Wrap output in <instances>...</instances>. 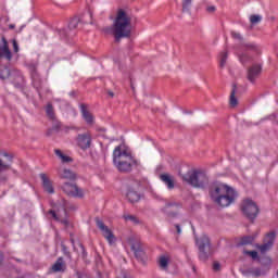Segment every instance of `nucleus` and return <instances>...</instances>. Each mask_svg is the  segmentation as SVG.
<instances>
[{"instance_id": "obj_28", "label": "nucleus", "mask_w": 278, "mask_h": 278, "mask_svg": "<svg viewBox=\"0 0 278 278\" xmlns=\"http://www.w3.org/2000/svg\"><path fill=\"white\" fill-rule=\"evenodd\" d=\"M237 90H238V85L232 84V90L230 92V98H229L230 108H238V98H236Z\"/></svg>"}, {"instance_id": "obj_33", "label": "nucleus", "mask_w": 278, "mask_h": 278, "mask_svg": "<svg viewBox=\"0 0 278 278\" xmlns=\"http://www.w3.org/2000/svg\"><path fill=\"white\" fill-rule=\"evenodd\" d=\"M228 52L224 51L220 53V62H219V66L220 68H224V66L227 64V58H228Z\"/></svg>"}, {"instance_id": "obj_8", "label": "nucleus", "mask_w": 278, "mask_h": 278, "mask_svg": "<svg viewBox=\"0 0 278 278\" xmlns=\"http://www.w3.org/2000/svg\"><path fill=\"white\" fill-rule=\"evenodd\" d=\"M48 214L52 216L56 223H61L64 227H68V211H66V206L60 205L56 211L50 210Z\"/></svg>"}, {"instance_id": "obj_36", "label": "nucleus", "mask_w": 278, "mask_h": 278, "mask_svg": "<svg viewBox=\"0 0 278 278\" xmlns=\"http://www.w3.org/2000/svg\"><path fill=\"white\" fill-rule=\"evenodd\" d=\"M124 218L126 220H130L135 225H140V219H138V217H136V215H124Z\"/></svg>"}, {"instance_id": "obj_6", "label": "nucleus", "mask_w": 278, "mask_h": 278, "mask_svg": "<svg viewBox=\"0 0 278 278\" xmlns=\"http://www.w3.org/2000/svg\"><path fill=\"white\" fill-rule=\"evenodd\" d=\"M182 181H186L189 184V186H192L193 188H205V186L208 184L210 179L207 178V175L201 170H189L187 174L180 175Z\"/></svg>"}, {"instance_id": "obj_25", "label": "nucleus", "mask_w": 278, "mask_h": 278, "mask_svg": "<svg viewBox=\"0 0 278 278\" xmlns=\"http://www.w3.org/2000/svg\"><path fill=\"white\" fill-rule=\"evenodd\" d=\"M159 178L163 184H165L168 190H173L175 188V178L170 176V174H160Z\"/></svg>"}, {"instance_id": "obj_31", "label": "nucleus", "mask_w": 278, "mask_h": 278, "mask_svg": "<svg viewBox=\"0 0 278 278\" xmlns=\"http://www.w3.org/2000/svg\"><path fill=\"white\" fill-rule=\"evenodd\" d=\"M170 262V258L166 255H162L159 257V265L163 270H168V264Z\"/></svg>"}, {"instance_id": "obj_7", "label": "nucleus", "mask_w": 278, "mask_h": 278, "mask_svg": "<svg viewBox=\"0 0 278 278\" xmlns=\"http://www.w3.org/2000/svg\"><path fill=\"white\" fill-rule=\"evenodd\" d=\"M241 212L249 222L255 223V218L260 214V206L252 199H245L241 203Z\"/></svg>"}, {"instance_id": "obj_46", "label": "nucleus", "mask_w": 278, "mask_h": 278, "mask_svg": "<svg viewBox=\"0 0 278 278\" xmlns=\"http://www.w3.org/2000/svg\"><path fill=\"white\" fill-rule=\"evenodd\" d=\"M63 253L71 260V252L66 251V245H62Z\"/></svg>"}, {"instance_id": "obj_26", "label": "nucleus", "mask_w": 278, "mask_h": 278, "mask_svg": "<svg viewBox=\"0 0 278 278\" xmlns=\"http://www.w3.org/2000/svg\"><path fill=\"white\" fill-rule=\"evenodd\" d=\"M59 177L61 179H68L70 181H75V179H77V174H75V172L71 170V169H63L61 172H59Z\"/></svg>"}, {"instance_id": "obj_16", "label": "nucleus", "mask_w": 278, "mask_h": 278, "mask_svg": "<svg viewBox=\"0 0 278 278\" xmlns=\"http://www.w3.org/2000/svg\"><path fill=\"white\" fill-rule=\"evenodd\" d=\"M96 225L102 231V235L108 240V242H110L112 244L114 242V232H112V230L109 229L108 226H105L103 220H101L99 218L96 219Z\"/></svg>"}, {"instance_id": "obj_55", "label": "nucleus", "mask_w": 278, "mask_h": 278, "mask_svg": "<svg viewBox=\"0 0 278 278\" xmlns=\"http://www.w3.org/2000/svg\"><path fill=\"white\" fill-rule=\"evenodd\" d=\"M89 16H92V13H91V12H89Z\"/></svg>"}, {"instance_id": "obj_52", "label": "nucleus", "mask_w": 278, "mask_h": 278, "mask_svg": "<svg viewBox=\"0 0 278 278\" xmlns=\"http://www.w3.org/2000/svg\"><path fill=\"white\" fill-rule=\"evenodd\" d=\"M71 242H72L73 247H75V239L71 238Z\"/></svg>"}, {"instance_id": "obj_34", "label": "nucleus", "mask_w": 278, "mask_h": 278, "mask_svg": "<svg viewBox=\"0 0 278 278\" xmlns=\"http://www.w3.org/2000/svg\"><path fill=\"white\" fill-rule=\"evenodd\" d=\"M250 23L252 25H257V23H262V17L261 15H257V14H253L250 16Z\"/></svg>"}, {"instance_id": "obj_1", "label": "nucleus", "mask_w": 278, "mask_h": 278, "mask_svg": "<svg viewBox=\"0 0 278 278\" xmlns=\"http://www.w3.org/2000/svg\"><path fill=\"white\" fill-rule=\"evenodd\" d=\"M102 31L112 34L115 42H121L123 38H131V16L123 9L117 10L113 26L104 27Z\"/></svg>"}, {"instance_id": "obj_9", "label": "nucleus", "mask_w": 278, "mask_h": 278, "mask_svg": "<svg viewBox=\"0 0 278 278\" xmlns=\"http://www.w3.org/2000/svg\"><path fill=\"white\" fill-rule=\"evenodd\" d=\"M61 188L63 192L67 194V197H73L74 199H84V189L79 188L76 184L64 182Z\"/></svg>"}, {"instance_id": "obj_21", "label": "nucleus", "mask_w": 278, "mask_h": 278, "mask_svg": "<svg viewBox=\"0 0 278 278\" xmlns=\"http://www.w3.org/2000/svg\"><path fill=\"white\" fill-rule=\"evenodd\" d=\"M9 79L15 86V88H21L25 81L23 73H21L18 70H12V74Z\"/></svg>"}, {"instance_id": "obj_17", "label": "nucleus", "mask_w": 278, "mask_h": 278, "mask_svg": "<svg viewBox=\"0 0 278 278\" xmlns=\"http://www.w3.org/2000/svg\"><path fill=\"white\" fill-rule=\"evenodd\" d=\"M1 40L2 45L0 46V60L1 58H5L8 62H12V51L10 50V43H8L5 36H2Z\"/></svg>"}, {"instance_id": "obj_24", "label": "nucleus", "mask_w": 278, "mask_h": 278, "mask_svg": "<svg viewBox=\"0 0 278 278\" xmlns=\"http://www.w3.org/2000/svg\"><path fill=\"white\" fill-rule=\"evenodd\" d=\"M52 273H66V263L64 257H59L51 267Z\"/></svg>"}, {"instance_id": "obj_14", "label": "nucleus", "mask_w": 278, "mask_h": 278, "mask_svg": "<svg viewBox=\"0 0 278 278\" xmlns=\"http://www.w3.org/2000/svg\"><path fill=\"white\" fill-rule=\"evenodd\" d=\"M29 68L30 77L33 79V86L40 94V91L42 90V78H40V74H38V67L36 66V64H30Z\"/></svg>"}, {"instance_id": "obj_54", "label": "nucleus", "mask_w": 278, "mask_h": 278, "mask_svg": "<svg viewBox=\"0 0 278 278\" xmlns=\"http://www.w3.org/2000/svg\"><path fill=\"white\" fill-rule=\"evenodd\" d=\"M2 181H5V177L0 178Z\"/></svg>"}, {"instance_id": "obj_20", "label": "nucleus", "mask_w": 278, "mask_h": 278, "mask_svg": "<svg viewBox=\"0 0 278 278\" xmlns=\"http://www.w3.org/2000/svg\"><path fill=\"white\" fill-rule=\"evenodd\" d=\"M80 113L84 118V121L87 123V125H94V115L88 111V104L80 103L79 104Z\"/></svg>"}, {"instance_id": "obj_30", "label": "nucleus", "mask_w": 278, "mask_h": 278, "mask_svg": "<svg viewBox=\"0 0 278 278\" xmlns=\"http://www.w3.org/2000/svg\"><path fill=\"white\" fill-rule=\"evenodd\" d=\"M239 62L243 64V66H247V64H250V62H253V56L249 55L247 52H242L238 54Z\"/></svg>"}, {"instance_id": "obj_44", "label": "nucleus", "mask_w": 278, "mask_h": 278, "mask_svg": "<svg viewBox=\"0 0 278 278\" xmlns=\"http://www.w3.org/2000/svg\"><path fill=\"white\" fill-rule=\"evenodd\" d=\"M80 249H81V254H83V257L86 258L88 257V252H86V248L84 247V244L80 243Z\"/></svg>"}, {"instance_id": "obj_4", "label": "nucleus", "mask_w": 278, "mask_h": 278, "mask_svg": "<svg viewBox=\"0 0 278 278\" xmlns=\"http://www.w3.org/2000/svg\"><path fill=\"white\" fill-rule=\"evenodd\" d=\"M127 242L137 262L142 264V266H147V247L144 245V242H142V239L136 235H131L127 238Z\"/></svg>"}, {"instance_id": "obj_27", "label": "nucleus", "mask_w": 278, "mask_h": 278, "mask_svg": "<svg viewBox=\"0 0 278 278\" xmlns=\"http://www.w3.org/2000/svg\"><path fill=\"white\" fill-rule=\"evenodd\" d=\"M12 77V68L8 65H0V79L5 81V79H10Z\"/></svg>"}, {"instance_id": "obj_42", "label": "nucleus", "mask_w": 278, "mask_h": 278, "mask_svg": "<svg viewBox=\"0 0 278 278\" xmlns=\"http://www.w3.org/2000/svg\"><path fill=\"white\" fill-rule=\"evenodd\" d=\"M213 270L215 271V273H218V270H220V263H218V262H214L213 263Z\"/></svg>"}, {"instance_id": "obj_37", "label": "nucleus", "mask_w": 278, "mask_h": 278, "mask_svg": "<svg viewBox=\"0 0 278 278\" xmlns=\"http://www.w3.org/2000/svg\"><path fill=\"white\" fill-rule=\"evenodd\" d=\"M169 207H181V203H179V202H168L164 206V212H168Z\"/></svg>"}, {"instance_id": "obj_50", "label": "nucleus", "mask_w": 278, "mask_h": 278, "mask_svg": "<svg viewBox=\"0 0 278 278\" xmlns=\"http://www.w3.org/2000/svg\"><path fill=\"white\" fill-rule=\"evenodd\" d=\"M3 264V252L0 251V266Z\"/></svg>"}, {"instance_id": "obj_23", "label": "nucleus", "mask_w": 278, "mask_h": 278, "mask_svg": "<svg viewBox=\"0 0 278 278\" xmlns=\"http://www.w3.org/2000/svg\"><path fill=\"white\" fill-rule=\"evenodd\" d=\"M238 51H253L254 53H261L260 47L253 42H240L237 46Z\"/></svg>"}, {"instance_id": "obj_12", "label": "nucleus", "mask_w": 278, "mask_h": 278, "mask_svg": "<svg viewBox=\"0 0 278 278\" xmlns=\"http://www.w3.org/2000/svg\"><path fill=\"white\" fill-rule=\"evenodd\" d=\"M262 75V64L254 63L247 70V79L250 84H255L257 78Z\"/></svg>"}, {"instance_id": "obj_18", "label": "nucleus", "mask_w": 278, "mask_h": 278, "mask_svg": "<svg viewBox=\"0 0 278 278\" xmlns=\"http://www.w3.org/2000/svg\"><path fill=\"white\" fill-rule=\"evenodd\" d=\"M126 199L128 203H138L140 199H142V194L136 190V188L131 186H127L126 188Z\"/></svg>"}, {"instance_id": "obj_29", "label": "nucleus", "mask_w": 278, "mask_h": 278, "mask_svg": "<svg viewBox=\"0 0 278 278\" xmlns=\"http://www.w3.org/2000/svg\"><path fill=\"white\" fill-rule=\"evenodd\" d=\"M255 238H257V233L252 236H244L240 239L238 247H247V244H253V242H255Z\"/></svg>"}, {"instance_id": "obj_35", "label": "nucleus", "mask_w": 278, "mask_h": 278, "mask_svg": "<svg viewBox=\"0 0 278 278\" xmlns=\"http://www.w3.org/2000/svg\"><path fill=\"white\" fill-rule=\"evenodd\" d=\"M192 0H182V12H190Z\"/></svg>"}, {"instance_id": "obj_3", "label": "nucleus", "mask_w": 278, "mask_h": 278, "mask_svg": "<svg viewBox=\"0 0 278 278\" xmlns=\"http://www.w3.org/2000/svg\"><path fill=\"white\" fill-rule=\"evenodd\" d=\"M113 162L119 173H131V168L138 165V161L134 160L131 153L122 150L121 146L116 147L113 151Z\"/></svg>"}, {"instance_id": "obj_39", "label": "nucleus", "mask_w": 278, "mask_h": 278, "mask_svg": "<svg viewBox=\"0 0 278 278\" xmlns=\"http://www.w3.org/2000/svg\"><path fill=\"white\" fill-rule=\"evenodd\" d=\"M247 253L249 256L252 257V260H257V257H260V255L257 254V251H248Z\"/></svg>"}, {"instance_id": "obj_49", "label": "nucleus", "mask_w": 278, "mask_h": 278, "mask_svg": "<svg viewBox=\"0 0 278 278\" xmlns=\"http://www.w3.org/2000/svg\"><path fill=\"white\" fill-rule=\"evenodd\" d=\"M106 94H109L111 99H114V93L112 90H106Z\"/></svg>"}, {"instance_id": "obj_32", "label": "nucleus", "mask_w": 278, "mask_h": 278, "mask_svg": "<svg viewBox=\"0 0 278 278\" xmlns=\"http://www.w3.org/2000/svg\"><path fill=\"white\" fill-rule=\"evenodd\" d=\"M46 114L50 121H55V110L53 109V104L48 103L46 106Z\"/></svg>"}, {"instance_id": "obj_10", "label": "nucleus", "mask_w": 278, "mask_h": 278, "mask_svg": "<svg viewBox=\"0 0 278 278\" xmlns=\"http://www.w3.org/2000/svg\"><path fill=\"white\" fill-rule=\"evenodd\" d=\"M77 25H79V17L75 16L73 17L68 23V30L66 28L58 29L56 34L60 36L61 40H68L73 34V29H77Z\"/></svg>"}, {"instance_id": "obj_2", "label": "nucleus", "mask_w": 278, "mask_h": 278, "mask_svg": "<svg viewBox=\"0 0 278 278\" xmlns=\"http://www.w3.org/2000/svg\"><path fill=\"white\" fill-rule=\"evenodd\" d=\"M208 194L214 203L220 207H229V204L236 201V190L218 180L208 185Z\"/></svg>"}, {"instance_id": "obj_48", "label": "nucleus", "mask_w": 278, "mask_h": 278, "mask_svg": "<svg viewBox=\"0 0 278 278\" xmlns=\"http://www.w3.org/2000/svg\"><path fill=\"white\" fill-rule=\"evenodd\" d=\"M175 228H176L177 233H181V226H179V224H176Z\"/></svg>"}, {"instance_id": "obj_13", "label": "nucleus", "mask_w": 278, "mask_h": 278, "mask_svg": "<svg viewBox=\"0 0 278 278\" xmlns=\"http://www.w3.org/2000/svg\"><path fill=\"white\" fill-rule=\"evenodd\" d=\"M276 238H277V231L271 230L267 232L264 243L258 247L261 253H266V251H270L275 245Z\"/></svg>"}, {"instance_id": "obj_43", "label": "nucleus", "mask_w": 278, "mask_h": 278, "mask_svg": "<svg viewBox=\"0 0 278 278\" xmlns=\"http://www.w3.org/2000/svg\"><path fill=\"white\" fill-rule=\"evenodd\" d=\"M62 128V123H56L52 126V131H60Z\"/></svg>"}, {"instance_id": "obj_51", "label": "nucleus", "mask_w": 278, "mask_h": 278, "mask_svg": "<svg viewBox=\"0 0 278 278\" xmlns=\"http://www.w3.org/2000/svg\"><path fill=\"white\" fill-rule=\"evenodd\" d=\"M9 29H14V24H10Z\"/></svg>"}, {"instance_id": "obj_15", "label": "nucleus", "mask_w": 278, "mask_h": 278, "mask_svg": "<svg viewBox=\"0 0 278 278\" xmlns=\"http://www.w3.org/2000/svg\"><path fill=\"white\" fill-rule=\"evenodd\" d=\"M14 160V155L8 152H1L0 153V173H3L5 170H10L12 168V162Z\"/></svg>"}, {"instance_id": "obj_5", "label": "nucleus", "mask_w": 278, "mask_h": 278, "mask_svg": "<svg viewBox=\"0 0 278 278\" xmlns=\"http://www.w3.org/2000/svg\"><path fill=\"white\" fill-rule=\"evenodd\" d=\"M195 245L199 251L200 262H207L214 255V248H212V240L207 235H202L195 238Z\"/></svg>"}, {"instance_id": "obj_19", "label": "nucleus", "mask_w": 278, "mask_h": 278, "mask_svg": "<svg viewBox=\"0 0 278 278\" xmlns=\"http://www.w3.org/2000/svg\"><path fill=\"white\" fill-rule=\"evenodd\" d=\"M39 177L41 179V186L48 194H55V188L53 187V181L49 179L47 174H39Z\"/></svg>"}, {"instance_id": "obj_56", "label": "nucleus", "mask_w": 278, "mask_h": 278, "mask_svg": "<svg viewBox=\"0 0 278 278\" xmlns=\"http://www.w3.org/2000/svg\"><path fill=\"white\" fill-rule=\"evenodd\" d=\"M68 129H71V128L66 127V131H68Z\"/></svg>"}, {"instance_id": "obj_53", "label": "nucleus", "mask_w": 278, "mask_h": 278, "mask_svg": "<svg viewBox=\"0 0 278 278\" xmlns=\"http://www.w3.org/2000/svg\"><path fill=\"white\" fill-rule=\"evenodd\" d=\"M169 216H177V214L176 213H170Z\"/></svg>"}, {"instance_id": "obj_45", "label": "nucleus", "mask_w": 278, "mask_h": 278, "mask_svg": "<svg viewBox=\"0 0 278 278\" xmlns=\"http://www.w3.org/2000/svg\"><path fill=\"white\" fill-rule=\"evenodd\" d=\"M206 11H207L210 14H212V13L216 12V7H214V5L207 7V8H206Z\"/></svg>"}, {"instance_id": "obj_47", "label": "nucleus", "mask_w": 278, "mask_h": 278, "mask_svg": "<svg viewBox=\"0 0 278 278\" xmlns=\"http://www.w3.org/2000/svg\"><path fill=\"white\" fill-rule=\"evenodd\" d=\"M55 155H58V157H61L64 155V153L61 152V150H55L54 151Z\"/></svg>"}, {"instance_id": "obj_22", "label": "nucleus", "mask_w": 278, "mask_h": 278, "mask_svg": "<svg viewBox=\"0 0 278 278\" xmlns=\"http://www.w3.org/2000/svg\"><path fill=\"white\" fill-rule=\"evenodd\" d=\"M243 277H264V275H266V270H262V268L260 267H255V268H247V269H242L241 270Z\"/></svg>"}, {"instance_id": "obj_11", "label": "nucleus", "mask_w": 278, "mask_h": 278, "mask_svg": "<svg viewBox=\"0 0 278 278\" xmlns=\"http://www.w3.org/2000/svg\"><path fill=\"white\" fill-rule=\"evenodd\" d=\"M76 144L81 151H88L92 147V135L90 132L78 134Z\"/></svg>"}, {"instance_id": "obj_40", "label": "nucleus", "mask_w": 278, "mask_h": 278, "mask_svg": "<svg viewBox=\"0 0 278 278\" xmlns=\"http://www.w3.org/2000/svg\"><path fill=\"white\" fill-rule=\"evenodd\" d=\"M12 45L14 53H18V41H16V39H12Z\"/></svg>"}, {"instance_id": "obj_41", "label": "nucleus", "mask_w": 278, "mask_h": 278, "mask_svg": "<svg viewBox=\"0 0 278 278\" xmlns=\"http://www.w3.org/2000/svg\"><path fill=\"white\" fill-rule=\"evenodd\" d=\"M61 160H62L63 164L73 162V159L71 156H66L65 154L62 155Z\"/></svg>"}, {"instance_id": "obj_38", "label": "nucleus", "mask_w": 278, "mask_h": 278, "mask_svg": "<svg viewBox=\"0 0 278 278\" xmlns=\"http://www.w3.org/2000/svg\"><path fill=\"white\" fill-rule=\"evenodd\" d=\"M231 37L235 38V40H240L241 42H243L242 40H244V37H242V35L237 31H231Z\"/></svg>"}]
</instances>
